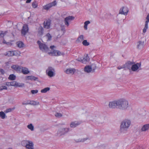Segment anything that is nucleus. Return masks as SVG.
<instances>
[{"instance_id":"864d4df0","label":"nucleus","mask_w":149,"mask_h":149,"mask_svg":"<svg viewBox=\"0 0 149 149\" xmlns=\"http://www.w3.org/2000/svg\"><path fill=\"white\" fill-rule=\"evenodd\" d=\"M90 23V22L89 21H87L85 22L84 24H86L88 25Z\"/></svg>"},{"instance_id":"de8ad7c7","label":"nucleus","mask_w":149,"mask_h":149,"mask_svg":"<svg viewBox=\"0 0 149 149\" xmlns=\"http://www.w3.org/2000/svg\"><path fill=\"white\" fill-rule=\"evenodd\" d=\"M56 53V56H59L62 55V53L61 52L58 50L57 51Z\"/></svg>"},{"instance_id":"c756f323","label":"nucleus","mask_w":149,"mask_h":149,"mask_svg":"<svg viewBox=\"0 0 149 149\" xmlns=\"http://www.w3.org/2000/svg\"><path fill=\"white\" fill-rule=\"evenodd\" d=\"M29 104L32 105H39V103L38 102L34 101H30V102L29 103Z\"/></svg>"},{"instance_id":"f03ea898","label":"nucleus","mask_w":149,"mask_h":149,"mask_svg":"<svg viewBox=\"0 0 149 149\" xmlns=\"http://www.w3.org/2000/svg\"><path fill=\"white\" fill-rule=\"evenodd\" d=\"M118 109L121 110H126L129 106L128 101L125 99L118 100Z\"/></svg>"},{"instance_id":"6ab92c4d","label":"nucleus","mask_w":149,"mask_h":149,"mask_svg":"<svg viewBox=\"0 0 149 149\" xmlns=\"http://www.w3.org/2000/svg\"><path fill=\"white\" fill-rule=\"evenodd\" d=\"M75 71L76 70L74 68H69L65 71V73L67 74H73Z\"/></svg>"},{"instance_id":"473e14b6","label":"nucleus","mask_w":149,"mask_h":149,"mask_svg":"<svg viewBox=\"0 0 149 149\" xmlns=\"http://www.w3.org/2000/svg\"><path fill=\"white\" fill-rule=\"evenodd\" d=\"M50 88L49 87H46L42 89L41 91V92L42 93H46L47 91L49 90Z\"/></svg>"},{"instance_id":"412c9836","label":"nucleus","mask_w":149,"mask_h":149,"mask_svg":"<svg viewBox=\"0 0 149 149\" xmlns=\"http://www.w3.org/2000/svg\"><path fill=\"white\" fill-rule=\"evenodd\" d=\"M89 58L87 54L83 58L82 60V63L84 64H86L89 61Z\"/></svg>"},{"instance_id":"79ce46f5","label":"nucleus","mask_w":149,"mask_h":149,"mask_svg":"<svg viewBox=\"0 0 149 149\" xmlns=\"http://www.w3.org/2000/svg\"><path fill=\"white\" fill-rule=\"evenodd\" d=\"M62 116L61 113H57L55 114V116L56 117L60 118Z\"/></svg>"},{"instance_id":"4468645a","label":"nucleus","mask_w":149,"mask_h":149,"mask_svg":"<svg viewBox=\"0 0 149 149\" xmlns=\"http://www.w3.org/2000/svg\"><path fill=\"white\" fill-rule=\"evenodd\" d=\"M29 28L28 26L26 24H24L23 26L22 30V34L23 35H25L28 31Z\"/></svg>"},{"instance_id":"b1692460","label":"nucleus","mask_w":149,"mask_h":149,"mask_svg":"<svg viewBox=\"0 0 149 149\" xmlns=\"http://www.w3.org/2000/svg\"><path fill=\"white\" fill-rule=\"evenodd\" d=\"M22 70V73L24 74H28L30 72L28 68L26 67H23Z\"/></svg>"},{"instance_id":"a211bd4d","label":"nucleus","mask_w":149,"mask_h":149,"mask_svg":"<svg viewBox=\"0 0 149 149\" xmlns=\"http://www.w3.org/2000/svg\"><path fill=\"white\" fill-rule=\"evenodd\" d=\"M25 78L26 80H30L31 81H36L38 79L37 77L32 75L26 76Z\"/></svg>"},{"instance_id":"0eeeda50","label":"nucleus","mask_w":149,"mask_h":149,"mask_svg":"<svg viewBox=\"0 0 149 149\" xmlns=\"http://www.w3.org/2000/svg\"><path fill=\"white\" fill-rule=\"evenodd\" d=\"M56 1L55 0L51 3L43 6V9L46 10H48L52 7L56 5Z\"/></svg>"},{"instance_id":"2eb2a0df","label":"nucleus","mask_w":149,"mask_h":149,"mask_svg":"<svg viewBox=\"0 0 149 149\" xmlns=\"http://www.w3.org/2000/svg\"><path fill=\"white\" fill-rule=\"evenodd\" d=\"M134 63V62L133 61H128L124 64L125 68H127L129 70H131L132 65H133Z\"/></svg>"},{"instance_id":"09e8293b","label":"nucleus","mask_w":149,"mask_h":149,"mask_svg":"<svg viewBox=\"0 0 149 149\" xmlns=\"http://www.w3.org/2000/svg\"><path fill=\"white\" fill-rule=\"evenodd\" d=\"M147 20L146 21V22L148 23L149 22V14H148L146 17Z\"/></svg>"},{"instance_id":"c9c22d12","label":"nucleus","mask_w":149,"mask_h":149,"mask_svg":"<svg viewBox=\"0 0 149 149\" xmlns=\"http://www.w3.org/2000/svg\"><path fill=\"white\" fill-rule=\"evenodd\" d=\"M57 50H54L52 51V52H49L48 54H51L52 55V56H56V54H57Z\"/></svg>"},{"instance_id":"5fc2aeb1","label":"nucleus","mask_w":149,"mask_h":149,"mask_svg":"<svg viewBox=\"0 0 149 149\" xmlns=\"http://www.w3.org/2000/svg\"><path fill=\"white\" fill-rule=\"evenodd\" d=\"M6 85L8 86H11L10 82H6Z\"/></svg>"},{"instance_id":"9d476101","label":"nucleus","mask_w":149,"mask_h":149,"mask_svg":"<svg viewBox=\"0 0 149 149\" xmlns=\"http://www.w3.org/2000/svg\"><path fill=\"white\" fill-rule=\"evenodd\" d=\"M118 100L110 102L109 106V108L112 109L118 108Z\"/></svg>"},{"instance_id":"72a5a7b5","label":"nucleus","mask_w":149,"mask_h":149,"mask_svg":"<svg viewBox=\"0 0 149 149\" xmlns=\"http://www.w3.org/2000/svg\"><path fill=\"white\" fill-rule=\"evenodd\" d=\"M148 23L145 22L144 28L143 30V33H145L146 32L147 29H148Z\"/></svg>"},{"instance_id":"4c0bfd02","label":"nucleus","mask_w":149,"mask_h":149,"mask_svg":"<svg viewBox=\"0 0 149 149\" xmlns=\"http://www.w3.org/2000/svg\"><path fill=\"white\" fill-rule=\"evenodd\" d=\"M38 6V3L36 1L33 2L32 3V6L34 8H36Z\"/></svg>"},{"instance_id":"cd10ccee","label":"nucleus","mask_w":149,"mask_h":149,"mask_svg":"<svg viewBox=\"0 0 149 149\" xmlns=\"http://www.w3.org/2000/svg\"><path fill=\"white\" fill-rule=\"evenodd\" d=\"M16 76L14 74H11L9 75L8 79L10 80H14L16 79Z\"/></svg>"},{"instance_id":"9b49d317","label":"nucleus","mask_w":149,"mask_h":149,"mask_svg":"<svg viewBox=\"0 0 149 149\" xmlns=\"http://www.w3.org/2000/svg\"><path fill=\"white\" fill-rule=\"evenodd\" d=\"M23 67L18 65H13L11 66V68L14 69L17 72L19 73H22V70Z\"/></svg>"},{"instance_id":"e433bc0d","label":"nucleus","mask_w":149,"mask_h":149,"mask_svg":"<svg viewBox=\"0 0 149 149\" xmlns=\"http://www.w3.org/2000/svg\"><path fill=\"white\" fill-rule=\"evenodd\" d=\"M7 33V31L3 32V31H0V38H3L5 35Z\"/></svg>"},{"instance_id":"052dcab7","label":"nucleus","mask_w":149,"mask_h":149,"mask_svg":"<svg viewBox=\"0 0 149 149\" xmlns=\"http://www.w3.org/2000/svg\"><path fill=\"white\" fill-rule=\"evenodd\" d=\"M3 43H4V44H7V43H6V41L4 40H3Z\"/></svg>"},{"instance_id":"6e6d98bb","label":"nucleus","mask_w":149,"mask_h":149,"mask_svg":"<svg viewBox=\"0 0 149 149\" xmlns=\"http://www.w3.org/2000/svg\"><path fill=\"white\" fill-rule=\"evenodd\" d=\"M0 72L2 74H3L4 72V70L2 69H0Z\"/></svg>"},{"instance_id":"37998d69","label":"nucleus","mask_w":149,"mask_h":149,"mask_svg":"<svg viewBox=\"0 0 149 149\" xmlns=\"http://www.w3.org/2000/svg\"><path fill=\"white\" fill-rule=\"evenodd\" d=\"M125 66L124 65L122 66H119L117 67V69L118 70H120L122 69L125 68Z\"/></svg>"},{"instance_id":"ea45409f","label":"nucleus","mask_w":149,"mask_h":149,"mask_svg":"<svg viewBox=\"0 0 149 149\" xmlns=\"http://www.w3.org/2000/svg\"><path fill=\"white\" fill-rule=\"evenodd\" d=\"M46 37L47 38L48 40H50L51 39L52 36L49 33H48L46 36Z\"/></svg>"},{"instance_id":"ddd939ff","label":"nucleus","mask_w":149,"mask_h":149,"mask_svg":"<svg viewBox=\"0 0 149 149\" xmlns=\"http://www.w3.org/2000/svg\"><path fill=\"white\" fill-rule=\"evenodd\" d=\"M129 11L128 8L126 7L122 8L120 10L119 13L126 15Z\"/></svg>"},{"instance_id":"393cba45","label":"nucleus","mask_w":149,"mask_h":149,"mask_svg":"<svg viewBox=\"0 0 149 149\" xmlns=\"http://www.w3.org/2000/svg\"><path fill=\"white\" fill-rule=\"evenodd\" d=\"M43 28L42 26H40L38 29V34L40 36L42 35L43 33Z\"/></svg>"},{"instance_id":"39448f33","label":"nucleus","mask_w":149,"mask_h":149,"mask_svg":"<svg viewBox=\"0 0 149 149\" xmlns=\"http://www.w3.org/2000/svg\"><path fill=\"white\" fill-rule=\"evenodd\" d=\"M46 72V74L50 77H53L55 75V69L51 67H48Z\"/></svg>"},{"instance_id":"c03bdc74","label":"nucleus","mask_w":149,"mask_h":149,"mask_svg":"<svg viewBox=\"0 0 149 149\" xmlns=\"http://www.w3.org/2000/svg\"><path fill=\"white\" fill-rule=\"evenodd\" d=\"M38 91L37 90H32L31 91V93L33 94H34L38 93Z\"/></svg>"},{"instance_id":"7c9ffc66","label":"nucleus","mask_w":149,"mask_h":149,"mask_svg":"<svg viewBox=\"0 0 149 149\" xmlns=\"http://www.w3.org/2000/svg\"><path fill=\"white\" fill-rule=\"evenodd\" d=\"M6 114L2 111L0 112V117L1 118L4 119L5 118Z\"/></svg>"},{"instance_id":"13d9d810","label":"nucleus","mask_w":149,"mask_h":149,"mask_svg":"<svg viewBox=\"0 0 149 149\" xmlns=\"http://www.w3.org/2000/svg\"><path fill=\"white\" fill-rule=\"evenodd\" d=\"M31 0H26V3H29L31 2Z\"/></svg>"},{"instance_id":"7ed1b4c3","label":"nucleus","mask_w":149,"mask_h":149,"mask_svg":"<svg viewBox=\"0 0 149 149\" xmlns=\"http://www.w3.org/2000/svg\"><path fill=\"white\" fill-rule=\"evenodd\" d=\"M21 144L28 149H33V144L32 142L29 140H23L21 141Z\"/></svg>"},{"instance_id":"a878e982","label":"nucleus","mask_w":149,"mask_h":149,"mask_svg":"<svg viewBox=\"0 0 149 149\" xmlns=\"http://www.w3.org/2000/svg\"><path fill=\"white\" fill-rule=\"evenodd\" d=\"M84 39V36L82 35H81L78 37L76 41L77 42H81Z\"/></svg>"},{"instance_id":"49530a36","label":"nucleus","mask_w":149,"mask_h":149,"mask_svg":"<svg viewBox=\"0 0 149 149\" xmlns=\"http://www.w3.org/2000/svg\"><path fill=\"white\" fill-rule=\"evenodd\" d=\"M16 81H13L10 82L11 86H15Z\"/></svg>"},{"instance_id":"c85d7f7f","label":"nucleus","mask_w":149,"mask_h":149,"mask_svg":"<svg viewBox=\"0 0 149 149\" xmlns=\"http://www.w3.org/2000/svg\"><path fill=\"white\" fill-rule=\"evenodd\" d=\"M17 45L18 47L22 48L23 47L24 44L22 42L19 41L17 42Z\"/></svg>"},{"instance_id":"5701e85b","label":"nucleus","mask_w":149,"mask_h":149,"mask_svg":"<svg viewBox=\"0 0 149 149\" xmlns=\"http://www.w3.org/2000/svg\"><path fill=\"white\" fill-rule=\"evenodd\" d=\"M92 70V68L91 66L87 65L84 68V71L87 73H90Z\"/></svg>"},{"instance_id":"58836bf2","label":"nucleus","mask_w":149,"mask_h":149,"mask_svg":"<svg viewBox=\"0 0 149 149\" xmlns=\"http://www.w3.org/2000/svg\"><path fill=\"white\" fill-rule=\"evenodd\" d=\"M24 84L23 83H21L17 82H16V86H18L19 87H22L24 86Z\"/></svg>"},{"instance_id":"423d86ee","label":"nucleus","mask_w":149,"mask_h":149,"mask_svg":"<svg viewBox=\"0 0 149 149\" xmlns=\"http://www.w3.org/2000/svg\"><path fill=\"white\" fill-rule=\"evenodd\" d=\"M69 130V129L67 128L60 129L57 131L56 135L58 136H61L68 133Z\"/></svg>"},{"instance_id":"bf43d9fd","label":"nucleus","mask_w":149,"mask_h":149,"mask_svg":"<svg viewBox=\"0 0 149 149\" xmlns=\"http://www.w3.org/2000/svg\"><path fill=\"white\" fill-rule=\"evenodd\" d=\"M141 148L139 146H138L135 149H141Z\"/></svg>"},{"instance_id":"f257e3e1","label":"nucleus","mask_w":149,"mask_h":149,"mask_svg":"<svg viewBox=\"0 0 149 149\" xmlns=\"http://www.w3.org/2000/svg\"><path fill=\"white\" fill-rule=\"evenodd\" d=\"M131 121L128 119H125L122 121L120 126V131L121 133H125L130 125Z\"/></svg>"},{"instance_id":"4be33fe9","label":"nucleus","mask_w":149,"mask_h":149,"mask_svg":"<svg viewBox=\"0 0 149 149\" xmlns=\"http://www.w3.org/2000/svg\"><path fill=\"white\" fill-rule=\"evenodd\" d=\"M149 130V124H146L143 125L141 129L143 132H145Z\"/></svg>"},{"instance_id":"f8f14e48","label":"nucleus","mask_w":149,"mask_h":149,"mask_svg":"<svg viewBox=\"0 0 149 149\" xmlns=\"http://www.w3.org/2000/svg\"><path fill=\"white\" fill-rule=\"evenodd\" d=\"M19 52L17 51H8L6 52L5 55L8 56H17Z\"/></svg>"},{"instance_id":"2f4dec72","label":"nucleus","mask_w":149,"mask_h":149,"mask_svg":"<svg viewBox=\"0 0 149 149\" xmlns=\"http://www.w3.org/2000/svg\"><path fill=\"white\" fill-rule=\"evenodd\" d=\"M27 127L31 131H33L34 130V126L31 123L28 125L27 126Z\"/></svg>"},{"instance_id":"680f3d73","label":"nucleus","mask_w":149,"mask_h":149,"mask_svg":"<svg viewBox=\"0 0 149 149\" xmlns=\"http://www.w3.org/2000/svg\"><path fill=\"white\" fill-rule=\"evenodd\" d=\"M29 104V103H25L24 102H23L22 103V104Z\"/></svg>"},{"instance_id":"f704fd0d","label":"nucleus","mask_w":149,"mask_h":149,"mask_svg":"<svg viewBox=\"0 0 149 149\" xmlns=\"http://www.w3.org/2000/svg\"><path fill=\"white\" fill-rule=\"evenodd\" d=\"M82 44L84 46H88L90 44L89 42L86 40H84L82 42Z\"/></svg>"},{"instance_id":"6e6552de","label":"nucleus","mask_w":149,"mask_h":149,"mask_svg":"<svg viewBox=\"0 0 149 149\" xmlns=\"http://www.w3.org/2000/svg\"><path fill=\"white\" fill-rule=\"evenodd\" d=\"M141 66V62L137 63H134L132 65V68L131 70L134 72H138L140 70L139 68Z\"/></svg>"},{"instance_id":"a19ab883","label":"nucleus","mask_w":149,"mask_h":149,"mask_svg":"<svg viewBox=\"0 0 149 149\" xmlns=\"http://www.w3.org/2000/svg\"><path fill=\"white\" fill-rule=\"evenodd\" d=\"M7 88L5 86H0V91H2L3 90H7Z\"/></svg>"},{"instance_id":"4d7b16f0","label":"nucleus","mask_w":149,"mask_h":149,"mask_svg":"<svg viewBox=\"0 0 149 149\" xmlns=\"http://www.w3.org/2000/svg\"><path fill=\"white\" fill-rule=\"evenodd\" d=\"M55 46L54 45L51 46L50 47V48L51 49H53L55 47Z\"/></svg>"},{"instance_id":"3c124183","label":"nucleus","mask_w":149,"mask_h":149,"mask_svg":"<svg viewBox=\"0 0 149 149\" xmlns=\"http://www.w3.org/2000/svg\"><path fill=\"white\" fill-rule=\"evenodd\" d=\"M87 26L88 25L84 23V28L85 30H86L87 29Z\"/></svg>"},{"instance_id":"a18cd8bd","label":"nucleus","mask_w":149,"mask_h":149,"mask_svg":"<svg viewBox=\"0 0 149 149\" xmlns=\"http://www.w3.org/2000/svg\"><path fill=\"white\" fill-rule=\"evenodd\" d=\"M61 30L62 31H63L64 33H65V27L64 25L61 26Z\"/></svg>"},{"instance_id":"20e7f679","label":"nucleus","mask_w":149,"mask_h":149,"mask_svg":"<svg viewBox=\"0 0 149 149\" xmlns=\"http://www.w3.org/2000/svg\"><path fill=\"white\" fill-rule=\"evenodd\" d=\"M37 43L39 45L40 49L43 52H47L49 49L47 46L44 43H42L38 40L37 41Z\"/></svg>"},{"instance_id":"bb28decb","label":"nucleus","mask_w":149,"mask_h":149,"mask_svg":"<svg viewBox=\"0 0 149 149\" xmlns=\"http://www.w3.org/2000/svg\"><path fill=\"white\" fill-rule=\"evenodd\" d=\"M88 139V138L84 139L80 138L78 139L75 140V141L76 142H83L87 140Z\"/></svg>"},{"instance_id":"603ef678","label":"nucleus","mask_w":149,"mask_h":149,"mask_svg":"<svg viewBox=\"0 0 149 149\" xmlns=\"http://www.w3.org/2000/svg\"><path fill=\"white\" fill-rule=\"evenodd\" d=\"M77 60L78 61H80L82 63V58H78L77 59Z\"/></svg>"},{"instance_id":"dca6fc26","label":"nucleus","mask_w":149,"mask_h":149,"mask_svg":"<svg viewBox=\"0 0 149 149\" xmlns=\"http://www.w3.org/2000/svg\"><path fill=\"white\" fill-rule=\"evenodd\" d=\"M51 23V21L50 20H47L46 22H44L43 24L44 27L47 29H49L50 27Z\"/></svg>"},{"instance_id":"8fccbe9b","label":"nucleus","mask_w":149,"mask_h":149,"mask_svg":"<svg viewBox=\"0 0 149 149\" xmlns=\"http://www.w3.org/2000/svg\"><path fill=\"white\" fill-rule=\"evenodd\" d=\"M11 111H12V109H10V108H9V109H7L6 110L5 112L6 113H7L11 112Z\"/></svg>"},{"instance_id":"aec40b11","label":"nucleus","mask_w":149,"mask_h":149,"mask_svg":"<svg viewBox=\"0 0 149 149\" xmlns=\"http://www.w3.org/2000/svg\"><path fill=\"white\" fill-rule=\"evenodd\" d=\"M137 48L139 49H142L144 47V42L143 41H139L137 43Z\"/></svg>"},{"instance_id":"1a4fd4ad","label":"nucleus","mask_w":149,"mask_h":149,"mask_svg":"<svg viewBox=\"0 0 149 149\" xmlns=\"http://www.w3.org/2000/svg\"><path fill=\"white\" fill-rule=\"evenodd\" d=\"M74 19V17L72 16H69L65 18L64 19V22L65 25L67 26H68L69 25V23L72 21Z\"/></svg>"},{"instance_id":"f3484780","label":"nucleus","mask_w":149,"mask_h":149,"mask_svg":"<svg viewBox=\"0 0 149 149\" xmlns=\"http://www.w3.org/2000/svg\"><path fill=\"white\" fill-rule=\"evenodd\" d=\"M80 121H75L72 122L70 124V127H71L74 128L78 126L81 123Z\"/></svg>"}]
</instances>
